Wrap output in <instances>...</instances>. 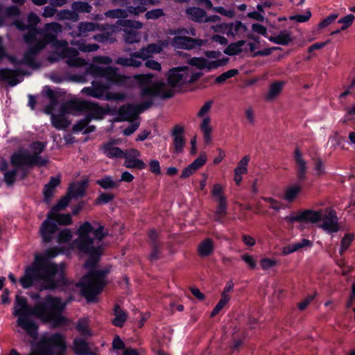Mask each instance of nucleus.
Masks as SVG:
<instances>
[{"instance_id":"f257e3e1","label":"nucleus","mask_w":355,"mask_h":355,"mask_svg":"<svg viewBox=\"0 0 355 355\" xmlns=\"http://www.w3.org/2000/svg\"><path fill=\"white\" fill-rule=\"evenodd\" d=\"M67 306V302L59 297L46 295L42 300L37 302L34 306H28L24 297L17 295L13 307V315L17 316V324L31 337L36 338L38 326L31 318L33 315L43 322H49L54 327H60L67 322L62 313Z\"/></svg>"},{"instance_id":"f03ea898","label":"nucleus","mask_w":355,"mask_h":355,"mask_svg":"<svg viewBox=\"0 0 355 355\" xmlns=\"http://www.w3.org/2000/svg\"><path fill=\"white\" fill-rule=\"evenodd\" d=\"M152 73L138 74L134 78L138 82L141 98L160 97L169 98L174 94L173 87L184 83H192L200 75L191 74L188 67H177L171 69L168 73V85L163 81L153 82Z\"/></svg>"},{"instance_id":"7ed1b4c3","label":"nucleus","mask_w":355,"mask_h":355,"mask_svg":"<svg viewBox=\"0 0 355 355\" xmlns=\"http://www.w3.org/2000/svg\"><path fill=\"white\" fill-rule=\"evenodd\" d=\"M108 230L97 221L84 222L77 230L78 237L72 242V248L89 256L86 268H93L103 253L102 240Z\"/></svg>"},{"instance_id":"20e7f679","label":"nucleus","mask_w":355,"mask_h":355,"mask_svg":"<svg viewBox=\"0 0 355 355\" xmlns=\"http://www.w3.org/2000/svg\"><path fill=\"white\" fill-rule=\"evenodd\" d=\"M57 255L53 249L47 250L45 254H36L32 266L26 268L24 275L19 282L24 288H30L37 280H42V289H54L57 287L62 277V272H58V266L52 263L49 258Z\"/></svg>"},{"instance_id":"39448f33","label":"nucleus","mask_w":355,"mask_h":355,"mask_svg":"<svg viewBox=\"0 0 355 355\" xmlns=\"http://www.w3.org/2000/svg\"><path fill=\"white\" fill-rule=\"evenodd\" d=\"M86 73L95 78H104L106 80V83L94 80L92 82V86L86 87L82 89L83 94L96 98H103L105 92L110 89L111 85H122L127 78L119 74L116 67H102L95 64H91L87 68Z\"/></svg>"},{"instance_id":"423d86ee","label":"nucleus","mask_w":355,"mask_h":355,"mask_svg":"<svg viewBox=\"0 0 355 355\" xmlns=\"http://www.w3.org/2000/svg\"><path fill=\"white\" fill-rule=\"evenodd\" d=\"M62 31V26L58 22L48 23L42 28L31 29L25 35V42H37L44 48L51 44L54 48L65 47L68 46L65 40H58V35Z\"/></svg>"},{"instance_id":"0eeeda50","label":"nucleus","mask_w":355,"mask_h":355,"mask_svg":"<svg viewBox=\"0 0 355 355\" xmlns=\"http://www.w3.org/2000/svg\"><path fill=\"white\" fill-rule=\"evenodd\" d=\"M107 272L103 270H92L85 275L79 282L80 291L87 301H93L106 284Z\"/></svg>"},{"instance_id":"6e6552de","label":"nucleus","mask_w":355,"mask_h":355,"mask_svg":"<svg viewBox=\"0 0 355 355\" xmlns=\"http://www.w3.org/2000/svg\"><path fill=\"white\" fill-rule=\"evenodd\" d=\"M65 338L60 334H54L43 339L36 353L28 355H65Z\"/></svg>"},{"instance_id":"1a4fd4ad","label":"nucleus","mask_w":355,"mask_h":355,"mask_svg":"<svg viewBox=\"0 0 355 355\" xmlns=\"http://www.w3.org/2000/svg\"><path fill=\"white\" fill-rule=\"evenodd\" d=\"M174 37L171 40V45L175 49L192 50L202 46L204 41L199 38H191L187 36V28H178L171 31Z\"/></svg>"},{"instance_id":"9d476101","label":"nucleus","mask_w":355,"mask_h":355,"mask_svg":"<svg viewBox=\"0 0 355 355\" xmlns=\"http://www.w3.org/2000/svg\"><path fill=\"white\" fill-rule=\"evenodd\" d=\"M28 46V50L24 53L23 59L21 60H17L15 57L8 55L10 62L15 66L21 65L23 64L28 66L33 69H38L40 67V64L37 62L36 56L37 53L42 50L44 46L40 45L37 42H26Z\"/></svg>"},{"instance_id":"9b49d317","label":"nucleus","mask_w":355,"mask_h":355,"mask_svg":"<svg viewBox=\"0 0 355 355\" xmlns=\"http://www.w3.org/2000/svg\"><path fill=\"white\" fill-rule=\"evenodd\" d=\"M60 53L54 52L51 54L48 60L51 63L59 61L61 59H65V62L69 67H83L87 64L85 60L78 58V51L73 47H62Z\"/></svg>"},{"instance_id":"f8f14e48","label":"nucleus","mask_w":355,"mask_h":355,"mask_svg":"<svg viewBox=\"0 0 355 355\" xmlns=\"http://www.w3.org/2000/svg\"><path fill=\"white\" fill-rule=\"evenodd\" d=\"M10 161L12 165L17 168L24 165L29 167L33 166H42L47 163L46 159L41 156L31 155V153L27 150H19L11 156Z\"/></svg>"},{"instance_id":"ddd939ff","label":"nucleus","mask_w":355,"mask_h":355,"mask_svg":"<svg viewBox=\"0 0 355 355\" xmlns=\"http://www.w3.org/2000/svg\"><path fill=\"white\" fill-rule=\"evenodd\" d=\"M149 98H150L147 101H145L137 105L127 104L121 106L118 112L120 121H132L137 119L140 113L150 108L153 104V101L152 100L153 97Z\"/></svg>"},{"instance_id":"4468645a","label":"nucleus","mask_w":355,"mask_h":355,"mask_svg":"<svg viewBox=\"0 0 355 355\" xmlns=\"http://www.w3.org/2000/svg\"><path fill=\"white\" fill-rule=\"evenodd\" d=\"M116 24L125 28L123 31V40L125 43L134 44L140 41V35L135 30L142 28L143 24L141 22L130 19H119Z\"/></svg>"},{"instance_id":"2eb2a0df","label":"nucleus","mask_w":355,"mask_h":355,"mask_svg":"<svg viewBox=\"0 0 355 355\" xmlns=\"http://www.w3.org/2000/svg\"><path fill=\"white\" fill-rule=\"evenodd\" d=\"M320 221L318 227L329 234L338 232L340 229L336 212L332 209H327L324 212L322 211Z\"/></svg>"},{"instance_id":"dca6fc26","label":"nucleus","mask_w":355,"mask_h":355,"mask_svg":"<svg viewBox=\"0 0 355 355\" xmlns=\"http://www.w3.org/2000/svg\"><path fill=\"white\" fill-rule=\"evenodd\" d=\"M92 111V113L87 114L84 119L78 121L76 124L73 126V132H80L84 130V134H89L93 132L96 130V127L94 125H88L92 119H98L101 118L103 114L102 110L96 106Z\"/></svg>"},{"instance_id":"f3484780","label":"nucleus","mask_w":355,"mask_h":355,"mask_svg":"<svg viewBox=\"0 0 355 355\" xmlns=\"http://www.w3.org/2000/svg\"><path fill=\"white\" fill-rule=\"evenodd\" d=\"M96 105L86 101H69L64 103L60 109L62 114H72L84 110H92Z\"/></svg>"},{"instance_id":"a211bd4d","label":"nucleus","mask_w":355,"mask_h":355,"mask_svg":"<svg viewBox=\"0 0 355 355\" xmlns=\"http://www.w3.org/2000/svg\"><path fill=\"white\" fill-rule=\"evenodd\" d=\"M140 152L136 149H130L123 153L124 163L123 166L128 168H135L141 170L146 168V164L141 160L139 159L140 157Z\"/></svg>"},{"instance_id":"6ab92c4d","label":"nucleus","mask_w":355,"mask_h":355,"mask_svg":"<svg viewBox=\"0 0 355 355\" xmlns=\"http://www.w3.org/2000/svg\"><path fill=\"white\" fill-rule=\"evenodd\" d=\"M25 74V71L21 69H0V80L7 82L9 85L13 87L22 80V76Z\"/></svg>"},{"instance_id":"aec40b11","label":"nucleus","mask_w":355,"mask_h":355,"mask_svg":"<svg viewBox=\"0 0 355 355\" xmlns=\"http://www.w3.org/2000/svg\"><path fill=\"white\" fill-rule=\"evenodd\" d=\"M223 32L227 36L243 38L247 36L248 28L240 21H236L230 24H224L221 26Z\"/></svg>"},{"instance_id":"412c9836","label":"nucleus","mask_w":355,"mask_h":355,"mask_svg":"<svg viewBox=\"0 0 355 355\" xmlns=\"http://www.w3.org/2000/svg\"><path fill=\"white\" fill-rule=\"evenodd\" d=\"M168 46V41L159 40L157 43L149 44L142 47L139 51L143 55V60H146L153 56V54H158L162 51L164 48Z\"/></svg>"},{"instance_id":"4be33fe9","label":"nucleus","mask_w":355,"mask_h":355,"mask_svg":"<svg viewBox=\"0 0 355 355\" xmlns=\"http://www.w3.org/2000/svg\"><path fill=\"white\" fill-rule=\"evenodd\" d=\"M57 230L58 225L56 223H55L51 219H49L47 217L46 219L42 223L40 229V233L43 241L44 243L50 242Z\"/></svg>"},{"instance_id":"5701e85b","label":"nucleus","mask_w":355,"mask_h":355,"mask_svg":"<svg viewBox=\"0 0 355 355\" xmlns=\"http://www.w3.org/2000/svg\"><path fill=\"white\" fill-rule=\"evenodd\" d=\"M188 63L190 65L195 66L200 69H207L208 70L217 69L225 64V61L223 60H218L214 61H208L207 59L203 58H192L188 60Z\"/></svg>"},{"instance_id":"b1692460","label":"nucleus","mask_w":355,"mask_h":355,"mask_svg":"<svg viewBox=\"0 0 355 355\" xmlns=\"http://www.w3.org/2000/svg\"><path fill=\"white\" fill-rule=\"evenodd\" d=\"M294 160L297 167V177L298 180L300 181L304 180L306 179V173L307 171V164L298 147L295 149Z\"/></svg>"},{"instance_id":"393cba45","label":"nucleus","mask_w":355,"mask_h":355,"mask_svg":"<svg viewBox=\"0 0 355 355\" xmlns=\"http://www.w3.org/2000/svg\"><path fill=\"white\" fill-rule=\"evenodd\" d=\"M184 131V127L179 125H175L172 130L171 135L173 139L174 150L176 153H180L183 150L185 144V139L183 137Z\"/></svg>"},{"instance_id":"a878e982","label":"nucleus","mask_w":355,"mask_h":355,"mask_svg":"<svg viewBox=\"0 0 355 355\" xmlns=\"http://www.w3.org/2000/svg\"><path fill=\"white\" fill-rule=\"evenodd\" d=\"M143 61V55L139 51L131 53L129 58H119L116 64L123 67H139L141 66Z\"/></svg>"},{"instance_id":"bb28decb","label":"nucleus","mask_w":355,"mask_h":355,"mask_svg":"<svg viewBox=\"0 0 355 355\" xmlns=\"http://www.w3.org/2000/svg\"><path fill=\"white\" fill-rule=\"evenodd\" d=\"M103 153L108 158H122L124 151L115 146V141L111 140L107 143L103 144L100 147Z\"/></svg>"},{"instance_id":"cd10ccee","label":"nucleus","mask_w":355,"mask_h":355,"mask_svg":"<svg viewBox=\"0 0 355 355\" xmlns=\"http://www.w3.org/2000/svg\"><path fill=\"white\" fill-rule=\"evenodd\" d=\"M157 1V0H133L135 6H128L127 10L130 14L138 15L145 12L148 5H155Z\"/></svg>"},{"instance_id":"c85d7f7f","label":"nucleus","mask_w":355,"mask_h":355,"mask_svg":"<svg viewBox=\"0 0 355 355\" xmlns=\"http://www.w3.org/2000/svg\"><path fill=\"white\" fill-rule=\"evenodd\" d=\"M214 250V242L211 239L207 238L199 243L197 252L200 257H207L212 254Z\"/></svg>"},{"instance_id":"c756f323","label":"nucleus","mask_w":355,"mask_h":355,"mask_svg":"<svg viewBox=\"0 0 355 355\" xmlns=\"http://www.w3.org/2000/svg\"><path fill=\"white\" fill-rule=\"evenodd\" d=\"M322 217V211H313L311 209L304 210L299 213V217L297 219H301V222H310L312 223H316L320 221Z\"/></svg>"},{"instance_id":"7c9ffc66","label":"nucleus","mask_w":355,"mask_h":355,"mask_svg":"<svg viewBox=\"0 0 355 355\" xmlns=\"http://www.w3.org/2000/svg\"><path fill=\"white\" fill-rule=\"evenodd\" d=\"M50 114L51 123L53 126L56 129L64 130L69 125L70 122L65 116L66 114H62V112H60V113L58 114H53V112H51Z\"/></svg>"},{"instance_id":"2f4dec72","label":"nucleus","mask_w":355,"mask_h":355,"mask_svg":"<svg viewBox=\"0 0 355 355\" xmlns=\"http://www.w3.org/2000/svg\"><path fill=\"white\" fill-rule=\"evenodd\" d=\"M60 183V179L59 178L52 177L48 184L44 186V200L49 202L50 199L53 196L55 187H58Z\"/></svg>"},{"instance_id":"473e14b6","label":"nucleus","mask_w":355,"mask_h":355,"mask_svg":"<svg viewBox=\"0 0 355 355\" xmlns=\"http://www.w3.org/2000/svg\"><path fill=\"white\" fill-rule=\"evenodd\" d=\"M114 318L112 320V324L118 327H122L127 320L128 314L118 304L114 305Z\"/></svg>"},{"instance_id":"72a5a7b5","label":"nucleus","mask_w":355,"mask_h":355,"mask_svg":"<svg viewBox=\"0 0 355 355\" xmlns=\"http://www.w3.org/2000/svg\"><path fill=\"white\" fill-rule=\"evenodd\" d=\"M105 27L101 28V26L96 23L92 22H80L78 26V36H85L88 32L96 30H107Z\"/></svg>"},{"instance_id":"f704fd0d","label":"nucleus","mask_w":355,"mask_h":355,"mask_svg":"<svg viewBox=\"0 0 355 355\" xmlns=\"http://www.w3.org/2000/svg\"><path fill=\"white\" fill-rule=\"evenodd\" d=\"M186 13L189 15V18L196 22L202 23L205 21L206 12L204 10L192 7L186 10Z\"/></svg>"},{"instance_id":"c9c22d12","label":"nucleus","mask_w":355,"mask_h":355,"mask_svg":"<svg viewBox=\"0 0 355 355\" xmlns=\"http://www.w3.org/2000/svg\"><path fill=\"white\" fill-rule=\"evenodd\" d=\"M46 96L49 99V104L45 108L46 114H51L53 112L55 107L58 103V97L56 92H55L53 89L49 87H46L45 89Z\"/></svg>"},{"instance_id":"e433bc0d","label":"nucleus","mask_w":355,"mask_h":355,"mask_svg":"<svg viewBox=\"0 0 355 355\" xmlns=\"http://www.w3.org/2000/svg\"><path fill=\"white\" fill-rule=\"evenodd\" d=\"M284 85V82L277 81L272 83L268 89V92L266 96V100L271 101L275 99L282 92Z\"/></svg>"},{"instance_id":"4c0bfd02","label":"nucleus","mask_w":355,"mask_h":355,"mask_svg":"<svg viewBox=\"0 0 355 355\" xmlns=\"http://www.w3.org/2000/svg\"><path fill=\"white\" fill-rule=\"evenodd\" d=\"M48 218L51 219L59 225H69L71 223V216L70 214H58V212H49Z\"/></svg>"},{"instance_id":"58836bf2","label":"nucleus","mask_w":355,"mask_h":355,"mask_svg":"<svg viewBox=\"0 0 355 355\" xmlns=\"http://www.w3.org/2000/svg\"><path fill=\"white\" fill-rule=\"evenodd\" d=\"M79 19V16L77 12H74L73 10L64 9L57 12L55 19L58 21L69 20L71 21H77Z\"/></svg>"},{"instance_id":"ea45409f","label":"nucleus","mask_w":355,"mask_h":355,"mask_svg":"<svg viewBox=\"0 0 355 355\" xmlns=\"http://www.w3.org/2000/svg\"><path fill=\"white\" fill-rule=\"evenodd\" d=\"M302 189V187L300 183H295L288 187L285 191L284 199L288 202H293Z\"/></svg>"},{"instance_id":"a19ab883","label":"nucleus","mask_w":355,"mask_h":355,"mask_svg":"<svg viewBox=\"0 0 355 355\" xmlns=\"http://www.w3.org/2000/svg\"><path fill=\"white\" fill-rule=\"evenodd\" d=\"M73 351L76 355H90L87 343L81 338L74 340Z\"/></svg>"},{"instance_id":"79ce46f5","label":"nucleus","mask_w":355,"mask_h":355,"mask_svg":"<svg viewBox=\"0 0 355 355\" xmlns=\"http://www.w3.org/2000/svg\"><path fill=\"white\" fill-rule=\"evenodd\" d=\"M311 245V242L309 240L304 239L299 242L291 243L284 247L283 249V254H288L304 247L310 246Z\"/></svg>"},{"instance_id":"37998d69","label":"nucleus","mask_w":355,"mask_h":355,"mask_svg":"<svg viewBox=\"0 0 355 355\" xmlns=\"http://www.w3.org/2000/svg\"><path fill=\"white\" fill-rule=\"evenodd\" d=\"M117 27L112 26L110 29L112 33L104 32L93 36V38L98 42H110L113 43L116 41L115 38L112 36V33L116 30Z\"/></svg>"},{"instance_id":"c03bdc74","label":"nucleus","mask_w":355,"mask_h":355,"mask_svg":"<svg viewBox=\"0 0 355 355\" xmlns=\"http://www.w3.org/2000/svg\"><path fill=\"white\" fill-rule=\"evenodd\" d=\"M200 127L203 132L205 141L209 143L211 141V132L212 131V128L210 125V118L209 116H205Z\"/></svg>"},{"instance_id":"a18cd8bd","label":"nucleus","mask_w":355,"mask_h":355,"mask_svg":"<svg viewBox=\"0 0 355 355\" xmlns=\"http://www.w3.org/2000/svg\"><path fill=\"white\" fill-rule=\"evenodd\" d=\"M245 41L241 40L238 42L232 43L227 46L224 50V53L228 55H235L239 54L242 51V47L245 44Z\"/></svg>"},{"instance_id":"49530a36","label":"nucleus","mask_w":355,"mask_h":355,"mask_svg":"<svg viewBox=\"0 0 355 355\" xmlns=\"http://www.w3.org/2000/svg\"><path fill=\"white\" fill-rule=\"evenodd\" d=\"M270 41L281 45H287L291 41V36L288 31H285L275 36L270 37Z\"/></svg>"},{"instance_id":"de8ad7c7","label":"nucleus","mask_w":355,"mask_h":355,"mask_svg":"<svg viewBox=\"0 0 355 355\" xmlns=\"http://www.w3.org/2000/svg\"><path fill=\"white\" fill-rule=\"evenodd\" d=\"M76 328L82 336H92L91 331L89 329V322L87 318L80 319L76 323Z\"/></svg>"},{"instance_id":"09e8293b","label":"nucleus","mask_w":355,"mask_h":355,"mask_svg":"<svg viewBox=\"0 0 355 355\" xmlns=\"http://www.w3.org/2000/svg\"><path fill=\"white\" fill-rule=\"evenodd\" d=\"M96 184L100 185L104 189H110L117 188L119 187V182L114 181L110 176H105L101 180H96Z\"/></svg>"},{"instance_id":"8fccbe9b","label":"nucleus","mask_w":355,"mask_h":355,"mask_svg":"<svg viewBox=\"0 0 355 355\" xmlns=\"http://www.w3.org/2000/svg\"><path fill=\"white\" fill-rule=\"evenodd\" d=\"M71 8L76 12L89 13L92 7L88 3L85 1H75L71 4Z\"/></svg>"},{"instance_id":"3c124183","label":"nucleus","mask_w":355,"mask_h":355,"mask_svg":"<svg viewBox=\"0 0 355 355\" xmlns=\"http://www.w3.org/2000/svg\"><path fill=\"white\" fill-rule=\"evenodd\" d=\"M227 214V202H219L216 207L214 213V220L218 222H222L223 218Z\"/></svg>"},{"instance_id":"603ef678","label":"nucleus","mask_w":355,"mask_h":355,"mask_svg":"<svg viewBox=\"0 0 355 355\" xmlns=\"http://www.w3.org/2000/svg\"><path fill=\"white\" fill-rule=\"evenodd\" d=\"M85 187L83 184H74L70 187L68 194L74 198L82 197L85 195Z\"/></svg>"},{"instance_id":"864d4df0","label":"nucleus","mask_w":355,"mask_h":355,"mask_svg":"<svg viewBox=\"0 0 355 355\" xmlns=\"http://www.w3.org/2000/svg\"><path fill=\"white\" fill-rule=\"evenodd\" d=\"M71 196H70L68 193L62 198L56 205H55L49 212H58L64 209L67 205H69L71 200Z\"/></svg>"},{"instance_id":"5fc2aeb1","label":"nucleus","mask_w":355,"mask_h":355,"mask_svg":"<svg viewBox=\"0 0 355 355\" xmlns=\"http://www.w3.org/2000/svg\"><path fill=\"white\" fill-rule=\"evenodd\" d=\"M128 11L123 9H114L107 11L105 15L107 17L110 18H118L121 19H124L128 17Z\"/></svg>"},{"instance_id":"6e6d98bb","label":"nucleus","mask_w":355,"mask_h":355,"mask_svg":"<svg viewBox=\"0 0 355 355\" xmlns=\"http://www.w3.org/2000/svg\"><path fill=\"white\" fill-rule=\"evenodd\" d=\"M211 194L216 199L218 203L222 201L227 202L226 197L223 194V189L220 184H215L213 186Z\"/></svg>"},{"instance_id":"4d7b16f0","label":"nucleus","mask_w":355,"mask_h":355,"mask_svg":"<svg viewBox=\"0 0 355 355\" xmlns=\"http://www.w3.org/2000/svg\"><path fill=\"white\" fill-rule=\"evenodd\" d=\"M250 157L249 155L244 156L238 163L237 166L234 169V173L245 174L248 171L247 166L250 162Z\"/></svg>"},{"instance_id":"13d9d810","label":"nucleus","mask_w":355,"mask_h":355,"mask_svg":"<svg viewBox=\"0 0 355 355\" xmlns=\"http://www.w3.org/2000/svg\"><path fill=\"white\" fill-rule=\"evenodd\" d=\"M354 239V235L351 234H346L342 239L340 242V249L339 253L340 255L343 254L345 251L348 249Z\"/></svg>"},{"instance_id":"bf43d9fd","label":"nucleus","mask_w":355,"mask_h":355,"mask_svg":"<svg viewBox=\"0 0 355 355\" xmlns=\"http://www.w3.org/2000/svg\"><path fill=\"white\" fill-rule=\"evenodd\" d=\"M18 168H15V169L10 171H6L4 173V181L8 185H12L15 182L16 176L17 174Z\"/></svg>"},{"instance_id":"052dcab7","label":"nucleus","mask_w":355,"mask_h":355,"mask_svg":"<svg viewBox=\"0 0 355 355\" xmlns=\"http://www.w3.org/2000/svg\"><path fill=\"white\" fill-rule=\"evenodd\" d=\"M238 73H239V71L236 69H230L227 71L223 73L220 76H218L216 78V82L217 83H223L225 81H226L228 78L235 76Z\"/></svg>"},{"instance_id":"680f3d73","label":"nucleus","mask_w":355,"mask_h":355,"mask_svg":"<svg viewBox=\"0 0 355 355\" xmlns=\"http://www.w3.org/2000/svg\"><path fill=\"white\" fill-rule=\"evenodd\" d=\"M161 257V247L157 243L151 244V252L149 254L150 261L158 260Z\"/></svg>"},{"instance_id":"e2e57ef3","label":"nucleus","mask_w":355,"mask_h":355,"mask_svg":"<svg viewBox=\"0 0 355 355\" xmlns=\"http://www.w3.org/2000/svg\"><path fill=\"white\" fill-rule=\"evenodd\" d=\"M76 45L78 49L82 52H94L99 49V46L96 44H87L84 42H78Z\"/></svg>"},{"instance_id":"0e129e2a","label":"nucleus","mask_w":355,"mask_h":355,"mask_svg":"<svg viewBox=\"0 0 355 355\" xmlns=\"http://www.w3.org/2000/svg\"><path fill=\"white\" fill-rule=\"evenodd\" d=\"M229 301H230V300H229L228 297H227L225 296V297L221 296V299L220 300V301L218 302V304L216 305V306L214 307V309L211 311L210 316L211 317H214L217 314H218V313L228 303Z\"/></svg>"},{"instance_id":"69168bd1","label":"nucleus","mask_w":355,"mask_h":355,"mask_svg":"<svg viewBox=\"0 0 355 355\" xmlns=\"http://www.w3.org/2000/svg\"><path fill=\"white\" fill-rule=\"evenodd\" d=\"M45 144L41 141L33 143L30 148L32 151L31 155L40 156V154L44 150Z\"/></svg>"},{"instance_id":"338daca9","label":"nucleus","mask_w":355,"mask_h":355,"mask_svg":"<svg viewBox=\"0 0 355 355\" xmlns=\"http://www.w3.org/2000/svg\"><path fill=\"white\" fill-rule=\"evenodd\" d=\"M72 237L71 232L69 229H64L60 231L58 235V242L66 243L71 240Z\"/></svg>"},{"instance_id":"774afa93","label":"nucleus","mask_w":355,"mask_h":355,"mask_svg":"<svg viewBox=\"0 0 355 355\" xmlns=\"http://www.w3.org/2000/svg\"><path fill=\"white\" fill-rule=\"evenodd\" d=\"M207 162V156L205 153H202L196 158L190 165L197 171L201 168Z\"/></svg>"}]
</instances>
